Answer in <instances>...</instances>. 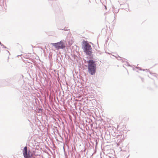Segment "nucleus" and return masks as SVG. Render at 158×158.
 Wrapping results in <instances>:
<instances>
[{
  "label": "nucleus",
  "instance_id": "obj_1",
  "mask_svg": "<svg viewBox=\"0 0 158 158\" xmlns=\"http://www.w3.org/2000/svg\"><path fill=\"white\" fill-rule=\"evenodd\" d=\"M88 69L89 73L91 75L94 74L96 72V64L92 60L88 61Z\"/></svg>",
  "mask_w": 158,
  "mask_h": 158
},
{
  "label": "nucleus",
  "instance_id": "obj_2",
  "mask_svg": "<svg viewBox=\"0 0 158 158\" xmlns=\"http://www.w3.org/2000/svg\"><path fill=\"white\" fill-rule=\"evenodd\" d=\"M51 44L55 47L57 49H63L65 47V44L62 41L55 43H52Z\"/></svg>",
  "mask_w": 158,
  "mask_h": 158
},
{
  "label": "nucleus",
  "instance_id": "obj_3",
  "mask_svg": "<svg viewBox=\"0 0 158 158\" xmlns=\"http://www.w3.org/2000/svg\"><path fill=\"white\" fill-rule=\"evenodd\" d=\"M84 51L87 55L90 56L92 54L91 46L88 44L86 43L84 47Z\"/></svg>",
  "mask_w": 158,
  "mask_h": 158
},
{
  "label": "nucleus",
  "instance_id": "obj_4",
  "mask_svg": "<svg viewBox=\"0 0 158 158\" xmlns=\"http://www.w3.org/2000/svg\"><path fill=\"white\" fill-rule=\"evenodd\" d=\"M30 151H27V147H25L23 150V154L25 158H30L31 156L30 153Z\"/></svg>",
  "mask_w": 158,
  "mask_h": 158
}]
</instances>
